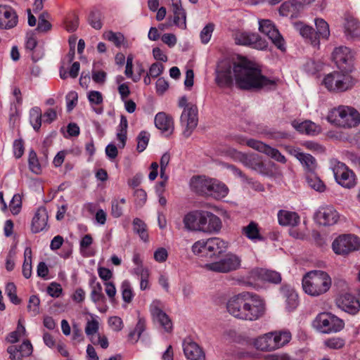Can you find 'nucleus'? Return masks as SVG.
I'll use <instances>...</instances> for the list:
<instances>
[{"mask_svg":"<svg viewBox=\"0 0 360 360\" xmlns=\"http://www.w3.org/2000/svg\"><path fill=\"white\" fill-rule=\"evenodd\" d=\"M287 151L296 158L309 174L314 173L317 164L316 159L310 154L301 152L300 148L288 147Z\"/></svg>","mask_w":360,"mask_h":360,"instance_id":"412c9836","label":"nucleus"},{"mask_svg":"<svg viewBox=\"0 0 360 360\" xmlns=\"http://www.w3.org/2000/svg\"><path fill=\"white\" fill-rule=\"evenodd\" d=\"M149 309L153 321L163 328L165 332L170 333L172 330L173 324L169 316L164 311L163 303L158 300H155L150 304Z\"/></svg>","mask_w":360,"mask_h":360,"instance_id":"f8f14e48","label":"nucleus"},{"mask_svg":"<svg viewBox=\"0 0 360 360\" xmlns=\"http://www.w3.org/2000/svg\"><path fill=\"white\" fill-rule=\"evenodd\" d=\"M121 291L123 300L129 303L134 297V293L131 283L129 281L124 280L121 284Z\"/></svg>","mask_w":360,"mask_h":360,"instance_id":"4d7b16f0","label":"nucleus"},{"mask_svg":"<svg viewBox=\"0 0 360 360\" xmlns=\"http://www.w3.org/2000/svg\"><path fill=\"white\" fill-rule=\"evenodd\" d=\"M80 253L82 256H90V235H85L80 241Z\"/></svg>","mask_w":360,"mask_h":360,"instance_id":"0e129e2a","label":"nucleus"},{"mask_svg":"<svg viewBox=\"0 0 360 360\" xmlns=\"http://www.w3.org/2000/svg\"><path fill=\"white\" fill-rule=\"evenodd\" d=\"M326 120L338 127L352 129L360 124V112L353 107L339 105L329 110Z\"/></svg>","mask_w":360,"mask_h":360,"instance_id":"f03ea898","label":"nucleus"},{"mask_svg":"<svg viewBox=\"0 0 360 360\" xmlns=\"http://www.w3.org/2000/svg\"><path fill=\"white\" fill-rule=\"evenodd\" d=\"M29 167L31 171L35 174H39L41 171L36 153L31 150L29 154Z\"/></svg>","mask_w":360,"mask_h":360,"instance_id":"bf43d9fd","label":"nucleus"},{"mask_svg":"<svg viewBox=\"0 0 360 360\" xmlns=\"http://www.w3.org/2000/svg\"><path fill=\"white\" fill-rule=\"evenodd\" d=\"M332 60L341 71H352L355 60V53L345 46L335 47L331 53Z\"/></svg>","mask_w":360,"mask_h":360,"instance_id":"423d86ee","label":"nucleus"},{"mask_svg":"<svg viewBox=\"0 0 360 360\" xmlns=\"http://www.w3.org/2000/svg\"><path fill=\"white\" fill-rule=\"evenodd\" d=\"M313 326L322 333H337L344 327L342 320L330 313H321L313 321Z\"/></svg>","mask_w":360,"mask_h":360,"instance_id":"39448f33","label":"nucleus"},{"mask_svg":"<svg viewBox=\"0 0 360 360\" xmlns=\"http://www.w3.org/2000/svg\"><path fill=\"white\" fill-rule=\"evenodd\" d=\"M27 330L20 319L18 323L16 329L8 333L6 338V341L11 344L19 342L22 338L27 337Z\"/></svg>","mask_w":360,"mask_h":360,"instance_id":"37998d69","label":"nucleus"},{"mask_svg":"<svg viewBox=\"0 0 360 360\" xmlns=\"http://www.w3.org/2000/svg\"><path fill=\"white\" fill-rule=\"evenodd\" d=\"M233 72L236 84L241 89H271L276 85L277 80L264 76L261 70L255 63L247 60L235 63Z\"/></svg>","mask_w":360,"mask_h":360,"instance_id":"f257e3e1","label":"nucleus"},{"mask_svg":"<svg viewBox=\"0 0 360 360\" xmlns=\"http://www.w3.org/2000/svg\"><path fill=\"white\" fill-rule=\"evenodd\" d=\"M49 15L46 13H41L39 17V22L37 30L39 32H44L51 28V23L48 21Z\"/></svg>","mask_w":360,"mask_h":360,"instance_id":"680f3d73","label":"nucleus"},{"mask_svg":"<svg viewBox=\"0 0 360 360\" xmlns=\"http://www.w3.org/2000/svg\"><path fill=\"white\" fill-rule=\"evenodd\" d=\"M331 286V278L323 271L314 270L307 273L302 278V288L311 296L326 293Z\"/></svg>","mask_w":360,"mask_h":360,"instance_id":"7ed1b4c3","label":"nucleus"},{"mask_svg":"<svg viewBox=\"0 0 360 360\" xmlns=\"http://www.w3.org/2000/svg\"><path fill=\"white\" fill-rule=\"evenodd\" d=\"M103 37L105 39L113 43L117 48L121 46L127 47L125 37L121 32L107 31L103 33Z\"/></svg>","mask_w":360,"mask_h":360,"instance_id":"49530a36","label":"nucleus"},{"mask_svg":"<svg viewBox=\"0 0 360 360\" xmlns=\"http://www.w3.org/2000/svg\"><path fill=\"white\" fill-rule=\"evenodd\" d=\"M77 98L78 96L76 91H72L67 94L66 102L68 111H71L76 106Z\"/></svg>","mask_w":360,"mask_h":360,"instance_id":"338daca9","label":"nucleus"},{"mask_svg":"<svg viewBox=\"0 0 360 360\" xmlns=\"http://www.w3.org/2000/svg\"><path fill=\"white\" fill-rule=\"evenodd\" d=\"M229 193L228 187L222 182L213 179L210 196L215 199L225 198Z\"/></svg>","mask_w":360,"mask_h":360,"instance_id":"79ce46f5","label":"nucleus"},{"mask_svg":"<svg viewBox=\"0 0 360 360\" xmlns=\"http://www.w3.org/2000/svg\"><path fill=\"white\" fill-rule=\"evenodd\" d=\"M292 126L298 131L308 135L318 134L321 130L320 126L309 120H306L300 123L293 122Z\"/></svg>","mask_w":360,"mask_h":360,"instance_id":"58836bf2","label":"nucleus"},{"mask_svg":"<svg viewBox=\"0 0 360 360\" xmlns=\"http://www.w3.org/2000/svg\"><path fill=\"white\" fill-rule=\"evenodd\" d=\"M221 228V221L219 217L213 213L205 211L202 221V231L205 233H215Z\"/></svg>","mask_w":360,"mask_h":360,"instance_id":"5701e85b","label":"nucleus"},{"mask_svg":"<svg viewBox=\"0 0 360 360\" xmlns=\"http://www.w3.org/2000/svg\"><path fill=\"white\" fill-rule=\"evenodd\" d=\"M5 292L13 304H19L21 302V300L17 295L16 286L13 283L10 282L6 284Z\"/></svg>","mask_w":360,"mask_h":360,"instance_id":"6e6d98bb","label":"nucleus"},{"mask_svg":"<svg viewBox=\"0 0 360 360\" xmlns=\"http://www.w3.org/2000/svg\"><path fill=\"white\" fill-rule=\"evenodd\" d=\"M6 352L9 354L10 360H23L24 358L32 355L33 346L29 340H24L20 345H11Z\"/></svg>","mask_w":360,"mask_h":360,"instance_id":"aec40b11","label":"nucleus"},{"mask_svg":"<svg viewBox=\"0 0 360 360\" xmlns=\"http://www.w3.org/2000/svg\"><path fill=\"white\" fill-rule=\"evenodd\" d=\"M108 326L113 331L118 332L124 328V323L122 319L119 316H111L108 319Z\"/></svg>","mask_w":360,"mask_h":360,"instance_id":"e2e57ef3","label":"nucleus"},{"mask_svg":"<svg viewBox=\"0 0 360 360\" xmlns=\"http://www.w3.org/2000/svg\"><path fill=\"white\" fill-rule=\"evenodd\" d=\"M295 27L300 35L307 39L313 46H316L319 45L317 33L314 32L311 27L299 22L295 24Z\"/></svg>","mask_w":360,"mask_h":360,"instance_id":"f704fd0d","label":"nucleus"},{"mask_svg":"<svg viewBox=\"0 0 360 360\" xmlns=\"http://www.w3.org/2000/svg\"><path fill=\"white\" fill-rule=\"evenodd\" d=\"M278 221L281 226H297L300 222L297 213L288 210H279L277 214Z\"/></svg>","mask_w":360,"mask_h":360,"instance_id":"72a5a7b5","label":"nucleus"},{"mask_svg":"<svg viewBox=\"0 0 360 360\" xmlns=\"http://www.w3.org/2000/svg\"><path fill=\"white\" fill-rule=\"evenodd\" d=\"M133 229L143 241L147 242L148 240L146 225L142 220L138 218L134 219L133 221Z\"/></svg>","mask_w":360,"mask_h":360,"instance_id":"8fccbe9b","label":"nucleus"},{"mask_svg":"<svg viewBox=\"0 0 360 360\" xmlns=\"http://www.w3.org/2000/svg\"><path fill=\"white\" fill-rule=\"evenodd\" d=\"M251 277L255 280L278 283L281 281V276L278 272L264 269H255L251 271Z\"/></svg>","mask_w":360,"mask_h":360,"instance_id":"c85d7f7f","label":"nucleus"},{"mask_svg":"<svg viewBox=\"0 0 360 360\" xmlns=\"http://www.w3.org/2000/svg\"><path fill=\"white\" fill-rule=\"evenodd\" d=\"M259 30L267 36L272 43L280 50L285 49V41L279 31L272 21L267 19L259 20Z\"/></svg>","mask_w":360,"mask_h":360,"instance_id":"ddd939ff","label":"nucleus"},{"mask_svg":"<svg viewBox=\"0 0 360 360\" xmlns=\"http://www.w3.org/2000/svg\"><path fill=\"white\" fill-rule=\"evenodd\" d=\"M241 259L236 255L229 253L219 261L205 264V268L209 271L227 273L240 268Z\"/></svg>","mask_w":360,"mask_h":360,"instance_id":"9d476101","label":"nucleus"},{"mask_svg":"<svg viewBox=\"0 0 360 360\" xmlns=\"http://www.w3.org/2000/svg\"><path fill=\"white\" fill-rule=\"evenodd\" d=\"M198 123V110L197 107H191L183 110L180 117V124L183 129L182 134L189 137Z\"/></svg>","mask_w":360,"mask_h":360,"instance_id":"4468645a","label":"nucleus"},{"mask_svg":"<svg viewBox=\"0 0 360 360\" xmlns=\"http://www.w3.org/2000/svg\"><path fill=\"white\" fill-rule=\"evenodd\" d=\"M316 221L323 226H332L335 224L340 218L337 210L333 206L321 207L316 212Z\"/></svg>","mask_w":360,"mask_h":360,"instance_id":"6ab92c4d","label":"nucleus"},{"mask_svg":"<svg viewBox=\"0 0 360 360\" xmlns=\"http://www.w3.org/2000/svg\"><path fill=\"white\" fill-rule=\"evenodd\" d=\"M235 41L237 44L250 46L259 50H263L267 47L266 41L255 33L238 32L235 34Z\"/></svg>","mask_w":360,"mask_h":360,"instance_id":"dca6fc26","label":"nucleus"},{"mask_svg":"<svg viewBox=\"0 0 360 360\" xmlns=\"http://www.w3.org/2000/svg\"><path fill=\"white\" fill-rule=\"evenodd\" d=\"M331 167L335 179L340 185L347 188L355 186V175L344 163L333 161Z\"/></svg>","mask_w":360,"mask_h":360,"instance_id":"9b49d317","label":"nucleus"},{"mask_svg":"<svg viewBox=\"0 0 360 360\" xmlns=\"http://www.w3.org/2000/svg\"><path fill=\"white\" fill-rule=\"evenodd\" d=\"M150 139V134L142 131L137 137V150L143 152L147 147Z\"/></svg>","mask_w":360,"mask_h":360,"instance_id":"052dcab7","label":"nucleus"},{"mask_svg":"<svg viewBox=\"0 0 360 360\" xmlns=\"http://www.w3.org/2000/svg\"><path fill=\"white\" fill-rule=\"evenodd\" d=\"M215 25L212 22L207 24L200 33V41L203 44H207L210 42L212 33L214 30Z\"/></svg>","mask_w":360,"mask_h":360,"instance_id":"5fc2aeb1","label":"nucleus"},{"mask_svg":"<svg viewBox=\"0 0 360 360\" xmlns=\"http://www.w3.org/2000/svg\"><path fill=\"white\" fill-rule=\"evenodd\" d=\"M215 80L220 86H228L232 84V70L229 62H221L218 65Z\"/></svg>","mask_w":360,"mask_h":360,"instance_id":"a878e982","label":"nucleus"},{"mask_svg":"<svg viewBox=\"0 0 360 360\" xmlns=\"http://www.w3.org/2000/svg\"><path fill=\"white\" fill-rule=\"evenodd\" d=\"M40 300L37 295H32L30 297L27 310L32 316H37L40 313L39 309Z\"/></svg>","mask_w":360,"mask_h":360,"instance_id":"13d9d810","label":"nucleus"},{"mask_svg":"<svg viewBox=\"0 0 360 360\" xmlns=\"http://www.w3.org/2000/svg\"><path fill=\"white\" fill-rule=\"evenodd\" d=\"M127 127L128 122L127 118L124 116H122L117 132V139L120 141L118 145L120 148H124L125 146Z\"/></svg>","mask_w":360,"mask_h":360,"instance_id":"de8ad7c7","label":"nucleus"},{"mask_svg":"<svg viewBox=\"0 0 360 360\" xmlns=\"http://www.w3.org/2000/svg\"><path fill=\"white\" fill-rule=\"evenodd\" d=\"M30 121L34 130L39 129L41 125V112L39 108L35 107L30 110Z\"/></svg>","mask_w":360,"mask_h":360,"instance_id":"864d4df0","label":"nucleus"},{"mask_svg":"<svg viewBox=\"0 0 360 360\" xmlns=\"http://www.w3.org/2000/svg\"><path fill=\"white\" fill-rule=\"evenodd\" d=\"M213 179L202 176H193L190 180V187L195 193L210 196Z\"/></svg>","mask_w":360,"mask_h":360,"instance_id":"bb28decb","label":"nucleus"},{"mask_svg":"<svg viewBox=\"0 0 360 360\" xmlns=\"http://www.w3.org/2000/svg\"><path fill=\"white\" fill-rule=\"evenodd\" d=\"M48 213L45 207H40L36 211L32 221V231L39 233L44 231L47 226Z\"/></svg>","mask_w":360,"mask_h":360,"instance_id":"7c9ffc66","label":"nucleus"},{"mask_svg":"<svg viewBox=\"0 0 360 360\" xmlns=\"http://www.w3.org/2000/svg\"><path fill=\"white\" fill-rule=\"evenodd\" d=\"M101 320L96 316L91 315V343L94 345H99L103 349L108 347V340L105 335L98 333Z\"/></svg>","mask_w":360,"mask_h":360,"instance_id":"c756f323","label":"nucleus"},{"mask_svg":"<svg viewBox=\"0 0 360 360\" xmlns=\"http://www.w3.org/2000/svg\"><path fill=\"white\" fill-rule=\"evenodd\" d=\"M352 71H339L338 91H345L352 88L356 79L350 75Z\"/></svg>","mask_w":360,"mask_h":360,"instance_id":"a19ab883","label":"nucleus"},{"mask_svg":"<svg viewBox=\"0 0 360 360\" xmlns=\"http://www.w3.org/2000/svg\"><path fill=\"white\" fill-rule=\"evenodd\" d=\"M247 292H243L230 297L226 303L228 312L233 317L244 320Z\"/></svg>","mask_w":360,"mask_h":360,"instance_id":"2eb2a0df","label":"nucleus"},{"mask_svg":"<svg viewBox=\"0 0 360 360\" xmlns=\"http://www.w3.org/2000/svg\"><path fill=\"white\" fill-rule=\"evenodd\" d=\"M226 154L234 161L239 162L254 171L262 173L264 169V163L256 154L242 153L233 148H229Z\"/></svg>","mask_w":360,"mask_h":360,"instance_id":"1a4fd4ad","label":"nucleus"},{"mask_svg":"<svg viewBox=\"0 0 360 360\" xmlns=\"http://www.w3.org/2000/svg\"><path fill=\"white\" fill-rule=\"evenodd\" d=\"M307 182L311 188L319 192H323L326 190V186L323 182L314 173L308 174L306 177Z\"/></svg>","mask_w":360,"mask_h":360,"instance_id":"3c124183","label":"nucleus"},{"mask_svg":"<svg viewBox=\"0 0 360 360\" xmlns=\"http://www.w3.org/2000/svg\"><path fill=\"white\" fill-rule=\"evenodd\" d=\"M359 300L349 293H345L337 299L336 302L338 307L342 310L352 314H355L360 310Z\"/></svg>","mask_w":360,"mask_h":360,"instance_id":"4be33fe9","label":"nucleus"},{"mask_svg":"<svg viewBox=\"0 0 360 360\" xmlns=\"http://www.w3.org/2000/svg\"><path fill=\"white\" fill-rule=\"evenodd\" d=\"M339 71L328 74L323 79V83L329 91H338Z\"/></svg>","mask_w":360,"mask_h":360,"instance_id":"09e8293b","label":"nucleus"},{"mask_svg":"<svg viewBox=\"0 0 360 360\" xmlns=\"http://www.w3.org/2000/svg\"><path fill=\"white\" fill-rule=\"evenodd\" d=\"M281 292L285 299L286 309L289 311L296 309L298 305V297L295 290L291 286L285 285L281 288Z\"/></svg>","mask_w":360,"mask_h":360,"instance_id":"c9c22d12","label":"nucleus"},{"mask_svg":"<svg viewBox=\"0 0 360 360\" xmlns=\"http://www.w3.org/2000/svg\"><path fill=\"white\" fill-rule=\"evenodd\" d=\"M155 127L167 136L170 135L174 131V120L172 116L160 112L155 117Z\"/></svg>","mask_w":360,"mask_h":360,"instance_id":"cd10ccee","label":"nucleus"},{"mask_svg":"<svg viewBox=\"0 0 360 360\" xmlns=\"http://www.w3.org/2000/svg\"><path fill=\"white\" fill-rule=\"evenodd\" d=\"M91 300L98 304L97 309L99 311L105 313L107 311L108 307L105 302V297L102 292V287L100 283L94 284V281L91 280Z\"/></svg>","mask_w":360,"mask_h":360,"instance_id":"e433bc0d","label":"nucleus"},{"mask_svg":"<svg viewBox=\"0 0 360 360\" xmlns=\"http://www.w3.org/2000/svg\"><path fill=\"white\" fill-rule=\"evenodd\" d=\"M203 213L204 210H194L187 213L183 219L185 229L188 231L201 232Z\"/></svg>","mask_w":360,"mask_h":360,"instance_id":"b1692460","label":"nucleus"},{"mask_svg":"<svg viewBox=\"0 0 360 360\" xmlns=\"http://www.w3.org/2000/svg\"><path fill=\"white\" fill-rule=\"evenodd\" d=\"M207 248L208 239H201L193 243L191 247V250L195 255L210 259Z\"/></svg>","mask_w":360,"mask_h":360,"instance_id":"a18cd8bd","label":"nucleus"},{"mask_svg":"<svg viewBox=\"0 0 360 360\" xmlns=\"http://www.w3.org/2000/svg\"><path fill=\"white\" fill-rule=\"evenodd\" d=\"M228 248L227 243L219 238H208V252L210 259H214L219 257L221 254L226 252Z\"/></svg>","mask_w":360,"mask_h":360,"instance_id":"473e14b6","label":"nucleus"},{"mask_svg":"<svg viewBox=\"0 0 360 360\" xmlns=\"http://www.w3.org/2000/svg\"><path fill=\"white\" fill-rule=\"evenodd\" d=\"M265 312L264 300L258 295L247 292L244 321H256Z\"/></svg>","mask_w":360,"mask_h":360,"instance_id":"0eeeda50","label":"nucleus"},{"mask_svg":"<svg viewBox=\"0 0 360 360\" xmlns=\"http://www.w3.org/2000/svg\"><path fill=\"white\" fill-rule=\"evenodd\" d=\"M153 258L157 262H165L168 258V252L165 248H158L154 252Z\"/></svg>","mask_w":360,"mask_h":360,"instance_id":"774afa93","label":"nucleus"},{"mask_svg":"<svg viewBox=\"0 0 360 360\" xmlns=\"http://www.w3.org/2000/svg\"><path fill=\"white\" fill-rule=\"evenodd\" d=\"M9 207L13 214L19 213L21 207V198L20 195L15 194L13 196Z\"/></svg>","mask_w":360,"mask_h":360,"instance_id":"69168bd1","label":"nucleus"},{"mask_svg":"<svg viewBox=\"0 0 360 360\" xmlns=\"http://www.w3.org/2000/svg\"><path fill=\"white\" fill-rule=\"evenodd\" d=\"M183 350L188 360H205V354L202 349L189 338L184 340Z\"/></svg>","mask_w":360,"mask_h":360,"instance_id":"393cba45","label":"nucleus"},{"mask_svg":"<svg viewBox=\"0 0 360 360\" xmlns=\"http://www.w3.org/2000/svg\"><path fill=\"white\" fill-rule=\"evenodd\" d=\"M344 32L347 39H356L360 37V24L352 17L345 18Z\"/></svg>","mask_w":360,"mask_h":360,"instance_id":"4c0bfd02","label":"nucleus"},{"mask_svg":"<svg viewBox=\"0 0 360 360\" xmlns=\"http://www.w3.org/2000/svg\"><path fill=\"white\" fill-rule=\"evenodd\" d=\"M291 337V333L288 330L273 331L257 337L252 344L259 351L271 352L287 345Z\"/></svg>","mask_w":360,"mask_h":360,"instance_id":"20e7f679","label":"nucleus"},{"mask_svg":"<svg viewBox=\"0 0 360 360\" xmlns=\"http://www.w3.org/2000/svg\"><path fill=\"white\" fill-rule=\"evenodd\" d=\"M302 9V3L297 1H288L281 4L279 13L283 16L297 18Z\"/></svg>","mask_w":360,"mask_h":360,"instance_id":"2f4dec72","label":"nucleus"},{"mask_svg":"<svg viewBox=\"0 0 360 360\" xmlns=\"http://www.w3.org/2000/svg\"><path fill=\"white\" fill-rule=\"evenodd\" d=\"M242 233L252 241L262 240L263 239L260 235L258 224L254 221H251L248 225L243 227Z\"/></svg>","mask_w":360,"mask_h":360,"instance_id":"c03bdc74","label":"nucleus"},{"mask_svg":"<svg viewBox=\"0 0 360 360\" xmlns=\"http://www.w3.org/2000/svg\"><path fill=\"white\" fill-rule=\"evenodd\" d=\"M248 145L249 147L264 153L278 162L285 164L287 162L285 157L278 149L272 148L260 141L251 139L248 142Z\"/></svg>","mask_w":360,"mask_h":360,"instance_id":"f3484780","label":"nucleus"},{"mask_svg":"<svg viewBox=\"0 0 360 360\" xmlns=\"http://www.w3.org/2000/svg\"><path fill=\"white\" fill-rule=\"evenodd\" d=\"M172 11L174 13V23L181 29L186 27V13L181 7V2L176 0L172 3Z\"/></svg>","mask_w":360,"mask_h":360,"instance_id":"ea45409f","label":"nucleus"},{"mask_svg":"<svg viewBox=\"0 0 360 360\" xmlns=\"http://www.w3.org/2000/svg\"><path fill=\"white\" fill-rule=\"evenodd\" d=\"M18 16L11 6L0 4V29L11 30L17 26Z\"/></svg>","mask_w":360,"mask_h":360,"instance_id":"a211bd4d","label":"nucleus"},{"mask_svg":"<svg viewBox=\"0 0 360 360\" xmlns=\"http://www.w3.org/2000/svg\"><path fill=\"white\" fill-rule=\"evenodd\" d=\"M360 248V239L353 234H342L332 243V249L336 255H347Z\"/></svg>","mask_w":360,"mask_h":360,"instance_id":"6e6552de","label":"nucleus"},{"mask_svg":"<svg viewBox=\"0 0 360 360\" xmlns=\"http://www.w3.org/2000/svg\"><path fill=\"white\" fill-rule=\"evenodd\" d=\"M315 25L317 30V36L328 39L330 37L329 25L326 21L322 18L315 19Z\"/></svg>","mask_w":360,"mask_h":360,"instance_id":"603ef678","label":"nucleus"}]
</instances>
